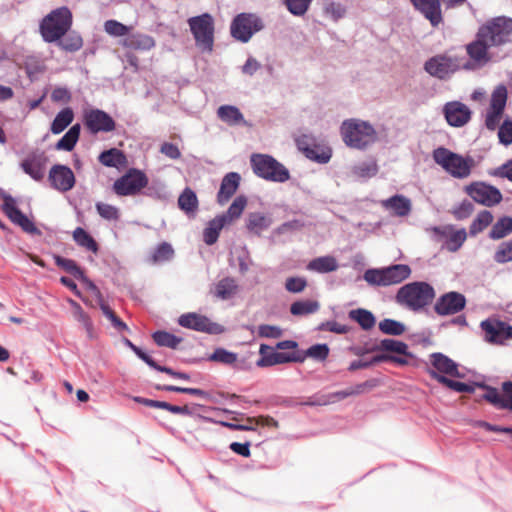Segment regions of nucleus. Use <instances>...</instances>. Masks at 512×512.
<instances>
[{
  "label": "nucleus",
  "instance_id": "19",
  "mask_svg": "<svg viewBox=\"0 0 512 512\" xmlns=\"http://www.w3.org/2000/svg\"><path fill=\"white\" fill-rule=\"evenodd\" d=\"M48 180L51 187L59 192H68L75 185L73 171L68 166L60 164L51 167Z\"/></svg>",
  "mask_w": 512,
  "mask_h": 512
},
{
  "label": "nucleus",
  "instance_id": "46",
  "mask_svg": "<svg viewBox=\"0 0 512 512\" xmlns=\"http://www.w3.org/2000/svg\"><path fill=\"white\" fill-rule=\"evenodd\" d=\"M493 221V215L488 210L481 211L470 225V235L475 236L487 228Z\"/></svg>",
  "mask_w": 512,
  "mask_h": 512
},
{
  "label": "nucleus",
  "instance_id": "59",
  "mask_svg": "<svg viewBox=\"0 0 512 512\" xmlns=\"http://www.w3.org/2000/svg\"><path fill=\"white\" fill-rule=\"evenodd\" d=\"M497 263H507L512 261V239L499 245L494 255Z\"/></svg>",
  "mask_w": 512,
  "mask_h": 512
},
{
  "label": "nucleus",
  "instance_id": "55",
  "mask_svg": "<svg viewBox=\"0 0 512 512\" xmlns=\"http://www.w3.org/2000/svg\"><path fill=\"white\" fill-rule=\"evenodd\" d=\"M97 213L101 218L107 221H118L120 219V210L118 207L107 204L104 202H97L95 204Z\"/></svg>",
  "mask_w": 512,
  "mask_h": 512
},
{
  "label": "nucleus",
  "instance_id": "56",
  "mask_svg": "<svg viewBox=\"0 0 512 512\" xmlns=\"http://www.w3.org/2000/svg\"><path fill=\"white\" fill-rule=\"evenodd\" d=\"M299 355L303 357V361L308 357L318 361H323L329 355V347L327 344L312 345L306 351H299Z\"/></svg>",
  "mask_w": 512,
  "mask_h": 512
},
{
  "label": "nucleus",
  "instance_id": "58",
  "mask_svg": "<svg viewBox=\"0 0 512 512\" xmlns=\"http://www.w3.org/2000/svg\"><path fill=\"white\" fill-rule=\"evenodd\" d=\"M104 30L107 34L113 37H122L125 35H129L130 27L116 21V20H107L104 23Z\"/></svg>",
  "mask_w": 512,
  "mask_h": 512
},
{
  "label": "nucleus",
  "instance_id": "53",
  "mask_svg": "<svg viewBox=\"0 0 512 512\" xmlns=\"http://www.w3.org/2000/svg\"><path fill=\"white\" fill-rule=\"evenodd\" d=\"M173 254L174 250L172 246L167 242H163L154 250L150 257V261L153 264L163 263L172 259Z\"/></svg>",
  "mask_w": 512,
  "mask_h": 512
},
{
  "label": "nucleus",
  "instance_id": "36",
  "mask_svg": "<svg viewBox=\"0 0 512 512\" xmlns=\"http://www.w3.org/2000/svg\"><path fill=\"white\" fill-rule=\"evenodd\" d=\"M74 113L71 108L67 107L62 109L54 118L51 123L50 130L53 134H60L63 132L73 121Z\"/></svg>",
  "mask_w": 512,
  "mask_h": 512
},
{
  "label": "nucleus",
  "instance_id": "42",
  "mask_svg": "<svg viewBox=\"0 0 512 512\" xmlns=\"http://www.w3.org/2000/svg\"><path fill=\"white\" fill-rule=\"evenodd\" d=\"M512 232V217L503 216L493 225L489 237L494 240L504 238Z\"/></svg>",
  "mask_w": 512,
  "mask_h": 512
},
{
  "label": "nucleus",
  "instance_id": "63",
  "mask_svg": "<svg viewBox=\"0 0 512 512\" xmlns=\"http://www.w3.org/2000/svg\"><path fill=\"white\" fill-rule=\"evenodd\" d=\"M474 210V205L470 200H463L452 209V214L457 220L468 218Z\"/></svg>",
  "mask_w": 512,
  "mask_h": 512
},
{
  "label": "nucleus",
  "instance_id": "2",
  "mask_svg": "<svg viewBox=\"0 0 512 512\" xmlns=\"http://www.w3.org/2000/svg\"><path fill=\"white\" fill-rule=\"evenodd\" d=\"M435 295L432 285L424 281H415L400 287L395 299L400 306L419 312L433 302Z\"/></svg>",
  "mask_w": 512,
  "mask_h": 512
},
{
  "label": "nucleus",
  "instance_id": "24",
  "mask_svg": "<svg viewBox=\"0 0 512 512\" xmlns=\"http://www.w3.org/2000/svg\"><path fill=\"white\" fill-rule=\"evenodd\" d=\"M415 9L418 10L432 26L442 22L441 5L439 0H410Z\"/></svg>",
  "mask_w": 512,
  "mask_h": 512
},
{
  "label": "nucleus",
  "instance_id": "51",
  "mask_svg": "<svg viewBox=\"0 0 512 512\" xmlns=\"http://www.w3.org/2000/svg\"><path fill=\"white\" fill-rule=\"evenodd\" d=\"M379 330L382 333L387 334V335L399 336L405 332L406 327L400 321L386 318V319H383L382 321H380Z\"/></svg>",
  "mask_w": 512,
  "mask_h": 512
},
{
  "label": "nucleus",
  "instance_id": "61",
  "mask_svg": "<svg viewBox=\"0 0 512 512\" xmlns=\"http://www.w3.org/2000/svg\"><path fill=\"white\" fill-rule=\"evenodd\" d=\"M69 303L73 308L74 318L84 326L87 332H90L92 329V322L89 316L83 311L81 306L76 301L70 299Z\"/></svg>",
  "mask_w": 512,
  "mask_h": 512
},
{
  "label": "nucleus",
  "instance_id": "13",
  "mask_svg": "<svg viewBox=\"0 0 512 512\" xmlns=\"http://www.w3.org/2000/svg\"><path fill=\"white\" fill-rule=\"evenodd\" d=\"M484 339L488 343L503 345L512 339V326L496 319H487L480 324Z\"/></svg>",
  "mask_w": 512,
  "mask_h": 512
},
{
  "label": "nucleus",
  "instance_id": "47",
  "mask_svg": "<svg viewBox=\"0 0 512 512\" xmlns=\"http://www.w3.org/2000/svg\"><path fill=\"white\" fill-rule=\"evenodd\" d=\"M73 239L79 246H82L89 251L96 253L98 250L96 241L81 227H77L74 230Z\"/></svg>",
  "mask_w": 512,
  "mask_h": 512
},
{
  "label": "nucleus",
  "instance_id": "21",
  "mask_svg": "<svg viewBox=\"0 0 512 512\" xmlns=\"http://www.w3.org/2000/svg\"><path fill=\"white\" fill-rule=\"evenodd\" d=\"M491 48L493 47L484 38H482L478 32L477 39L467 45L466 48L467 54L473 61V69L476 65L481 66L493 58L494 55ZM469 62L472 64L471 61Z\"/></svg>",
  "mask_w": 512,
  "mask_h": 512
},
{
  "label": "nucleus",
  "instance_id": "37",
  "mask_svg": "<svg viewBox=\"0 0 512 512\" xmlns=\"http://www.w3.org/2000/svg\"><path fill=\"white\" fill-rule=\"evenodd\" d=\"M81 126L80 124L73 125L64 135L63 137L56 143L55 148L57 150L62 151H71L75 147L79 135H80Z\"/></svg>",
  "mask_w": 512,
  "mask_h": 512
},
{
  "label": "nucleus",
  "instance_id": "62",
  "mask_svg": "<svg viewBox=\"0 0 512 512\" xmlns=\"http://www.w3.org/2000/svg\"><path fill=\"white\" fill-rule=\"evenodd\" d=\"M261 358L257 360L256 365L258 367H270L275 365L274 351L266 344H261L259 349Z\"/></svg>",
  "mask_w": 512,
  "mask_h": 512
},
{
  "label": "nucleus",
  "instance_id": "40",
  "mask_svg": "<svg viewBox=\"0 0 512 512\" xmlns=\"http://www.w3.org/2000/svg\"><path fill=\"white\" fill-rule=\"evenodd\" d=\"M349 318L357 322L363 330H370L374 327L376 319L374 315L362 308L349 311Z\"/></svg>",
  "mask_w": 512,
  "mask_h": 512
},
{
  "label": "nucleus",
  "instance_id": "50",
  "mask_svg": "<svg viewBox=\"0 0 512 512\" xmlns=\"http://www.w3.org/2000/svg\"><path fill=\"white\" fill-rule=\"evenodd\" d=\"M152 337L158 346L168 347L171 349H175L182 341L181 338L166 331H156L153 333Z\"/></svg>",
  "mask_w": 512,
  "mask_h": 512
},
{
  "label": "nucleus",
  "instance_id": "54",
  "mask_svg": "<svg viewBox=\"0 0 512 512\" xmlns=\"http://www.w3.org/2000/svg\"><path fill=\"white\" fill-rule=\"evenodd\" d=\"M55 263L57 266L63 268L68 273L72 274L75 278L80 280H86V277L74 260L63 258L61 256H55Z\"/></svg>",
  "mask_w": 512,
  "mask_h": 512
},
{
  "label": "nucleus",
  "instance_id": "30",
  "mask_svg": "<svg viewBox=\"0 0 512 512\" xmlns=\"http://www.w3.org/2000/svg\"><path fill=\"white\" fill-rule=\"evenodd\" d=\"M350 173L354 180H367L378 173V164L376 160L368 159L353 165Z\"/></svg>",
  "mask_w": 512,
  "mask_h": 512
},
{
  "label": "nucleus",
  "instance_id": "12",
  "mask_svg": "<svg viewBox=\"0 0 512 512\" xmlns=\"http://www.w3.org/2000/svg\"><path fill=\"white\" fill-rule=\"evenodd\" d=\"M0 195L3 198L2 209L7 217L16 225L20 226L23 231L32 235H40V230L35 224L23 214L16 205V200L7 194L5 191L0 190Z\"/></svg>",
  "mask_w": 512,
  "mask_h": 512
},
{
  "label": "nucleus",
  "instance_id": "27",
  "mask_svg": "<svg viewBox=\"0 0 512 512\" xmlns=\"http://www.w3.org/2000/svg\"><path fill=\"white\" fill-rule=\"evenodd\" d=\"M381 205L386 210H392L394 214L399 217L409 215L412 209L410 199L400 194H396L388 199L382 200Z\"/></svg>",
  "mask_w": 512,
  "mask_h": 512
},
{
  "label": "nucleus",
  "instance_id": "9",
  "mask_svg": "<svg viewBox=\"0 0 512 512\" xmlns=\"http://www.w3.org/2000/svg\"><path fill=\"white\" fill-rule=\"evenodd\" d=\"M480 36L492 47L508 43L512 35V19L500 16L492 19L479 29Z\"/></svg>",
  "mask_w": 512,
  "mask_h": 512
},
{
  "label": "nucleus",
  "instance_id": "41",
  "mask_svg": "<svg viewBox=\"0 0 512 512\" xmlns=\"http://www.w3.org/2000/svg\"><path fill=\"white\" fill-rule=\"evenodd\" d=\"M247 205V198L243 195L237 196L231 205L229 206L226 213L219 215L220 217L225 218V222L229 224L235 219H238L243 213L245 207Z\"/></svg>",
  "mask_w": 512,
  "mask_h": 512
},
{
  "label": "nucleus",
  "instance_id": "48",
  "mask_svg": "<svg viewBox=\"0 0 512 512\" xmlns=\"http://www.w3.org/2000/svg\"><path fill=\"white\" fill-rule=\"evenodd\" d=\"M319 309V303L312 300H301L294 302L290 307L291 314L302 316L315 313Z\"/></svg>",
  "mask_w": 512,
  "mask_h": 512
},
{
  "label": "nucleus",
  "instance_id": "35",
  "mask_svg": "<svg viewBox=\"0 0 512 512\" xmlns=\"http://www.w3.org/2000/svg\"><path fill=\"white\" fill-rule=\"evenodd\" d=\"M429 375L433 379H435L436 381L445 385L446 387H448L449 389H451L453 391H456L459 393H472L474 391V388L472 385L452 380V379L448 378L447 376L437 373L436 371H430Z\"/></svg>",
  "mask_w": 512,
  "mask_h": 512
},
{
  "label": "nucleus",
  "instance_id": "33",
  "mask_svg": "<svg viewBox=\"0 0 512 512\" xmlns=\"http://www.w3.org/2000/svg\"><path fill=\"white\" fill-rule=\"evenodd\" d=\"M227 225L224 217L219 215L209 221L203 232V240L207 245H213L218 240L219 234L224 226Z\"/></svg>",
  "mask_w": 512,
  "mask_h": 512
},
{
  "label": "nucleus",
  "instance_id": "4",
  "mask_svg": "<svg viewBox=\"0 0 512 512\" xmlns=\"http://www.w3.org/2000/svg\"><path fill=\"white\" fill-rule=\"evenodd\" d=\"M72 26V13L63 6L52 10L40 22L39 30L43 40L53 43L63 38Z\"/></svg>",
  "mask_w": 512,
  "mask_h": 512
},
{
  "label": "nucleus",
  "instance_id": "43",
  "mask_svg": "<svg viewBox=\"0 0 512 512\" xmlns=\"http://www.w3.org/2000/svg\"><path fill=\"white\" fill-rule=\"evenodd\" d=\"M178 205L185 213H194L198 207V199L195 192L190 188L184 189L178 198Z\"/></svg>",
  "mask_w": 512,
  "mask_h": 512
},
{
  "label": "nucleus",
  "instance_id": "44",
  "mask_svg": "<svg viewBox=\"0 0 512 512\" xmlns=\"http://www.w3.org/2000/svg\"><path fill=\"white\" fill-rule=\"evenodd\" d=\"M313 0H282L287 11L296 17L304 16L310 9Z\"/></svg>",
  "mask_w": 512,
  "mask_h": 512
},
{
  "label": "nucleus",
  "instance_id": "22",
  "mask_svg": "<svg viewBox=\"0 0 512 512\" xmlns=\"http://www.w3.org/2000/svg\"><path fill=\"white\" fill-rule=\"evenodd\" d=\"M443 112L448 124L453 127L464 126L471 117L470 109L458 101L446 103Z\"/></svg>",
  "mask_w": 512,
  "mask_h": 512
},
{
  "label": "nucleus",
  "instance_id": "7",
  "mask_svg": "<svg viewBox=\"0 0 512 512\" xmlns=\"http://www.w3.org/2000/svg\"><path fill=\"white\" fill-rule=\"evenodd\" d=\"M250 163L253 172L267 181L284 183L290 178L289 170L270 155L253 154Z\"/></svg>",
  "mask_w": 512,
  "mask_h": 512
},
{
  "label": "nucleus",
  "instance_id": "45",
  "mask_svg": "<svg viewBox=\"0 0 512 512\" xmlns=\"http://www.w3.org/2000/svg\"><path fill=\"white\" fill-rule=\"evenodd\" d=\"M58 45L65 51L76 52L83 46L81 35L75 31L70 32L63 39L57 41Z\"/></svg>",
  "mask_w": 512,
  "mask_h": 512
},
{
  "label": "nucleus",
  "instance_id": "57",
  "mask_svg": "<svg viewBox=\"0 0 512 512\" xmlns=\"http://www.w3.org/2000/svg\"><path fill=\"white\" fill-rule=\"evenodd\" d=\"M507 102V89L504 85L497 86L490 100V109L504 111Z\"/></svg>",
  "mask_w": 512,
  "mask_h": 512
},
{
  "label": "nucleus",
  "instance_id": "1",
  "mask_svg": "<svg viewBox=\"0 0 512 512\" xmlns=\"http://www.w3.org/2000/svg\"><path fill=\"white\" fill-rule=\"evenodd\" d=\"M340 134L345 145L356 150H366L378 140V133L372 124L355 118L342 122Z\"/></svg>",
  "mask_w": 512,
  "mask_h": 512
},
{
  "label": "nucleus",
  "instance_id": "16",
  "mask_svg": "<svg viewBox=\"0 0 512 512\" xmlns=\"http://www.w3.org/2000/svg\"><path fill=\"white\" fill-rule=\"evenodd\" d=\"M466 306V298L463 294L450 291L441 295L434 304V311L439 316L454 315L461 312Z\"/></svg>",
  "mask_w": 512,
  "mask_h": 512
},
{
  "label": "nucleus",
  "instance_id": "32",
  "mask_svg": "<svg viewBox=\"0 0 512 512\" xmlns=\"http://www.w3.org/2000/svg\"><path fill=\"white\" fill-rule=\"evenodd\" d=\"M21 168L36 181L42 180L45 175L44 159L41 156L26 158L21 162Z\"/></svg>",
  "mask_w": 512,
  "mask_h": 512
},
{
  "label": "nucleus",
  "instance_id": "14",
  "mask_svg": "<svg viewBox=\"0 0 512 512\" xmlns=\"http://www.w3.org/2000/svg\"><path fill=\"white\" fill-rule=\"evenodd\" d=\"M178 323L184 328L209 334H221L225 330L222 325L210 321L206 316L193 312L181 315L178 319Z\"/></svg>",
  "mask_w": 512,
  "mask_h": 512
},
{
  "label": "nucleus",
  "instance_id": "39",
  "mask_svg": "<svg viewBox=\"0 0 512 512\" xmlns=\"http://www.w3.org/2000/svg\"><path fill=\"white\" fill-rule=\"evenodd\" d=\"M237 288V283L233 278H223L215 286V296L222 300H228L236 294Z\"/></svg>",
  "mask_w": 512,
  "mask_h": 512
},
{
  "label": "nucleus",
  "instance_id": "64",
  "mask_svg": "<svg viewBox=\"0 0 512 512\" xmlns=\"http://www.w3.org/2000/svg\"><path fill=\"white\" fill-rule=\"evenodd\" d=\"M498 138L500 143L509 145L512 143V121L505 120L499 127Z\"/></svg>",
  "mask_w": 512,
  "mask_h": 512
},
{
  "label": "nucleus",
  "instance_id": "3",
  "mask_svg": "<svg viewBox=\"0 0 512 512\" xmlns=\"http://www.w3.org/2000/svg\"><path fill=\"white\" fill-rule=\"evenodd\" d=\"M434 162L456 179L468 178L475 161L470 156H462L445 147H438L432 154Z\"/></svg>",
  "mask_w": 512,
  "mask_h": 512
},
{
  "label": "nucleus",
  "instance_id": "28",
  "mask_svg": "<svg viewBox=\"0 0 512 512\" xmlns=\"http://www.w3.org/2000/svg\"><path fill=\"white\" fill-rule=\"evenodd\" d=\"M272 217L262 212H251L246 218L247 230L257 236L272 225Z\"/></svg>",
  "mask_w": 512,
  "mask_h": 512
},
{
  "label": "nucleus",
  "instance_id": "5",
  "mask_svg": "<svg viewBox=\"0 0 512 512\" xmlns=\"http://www.w3.org/2000/svg\"><path fill=\"white\" fill-rule=\"evenodd\" d=\"M424 69L432 77L445 80L460 69L472 70L473 64L464 56L444 53L429 58Z\"/></svg>",
  "mask_w": 512,
  "mask_h": 512
},
{
  "label": "nucleus",
  "instance_id": "52",
  "mask_svg": "<svg viewBox=\"0 0 512 512\" xmlns=\"http://www.w3.org/2000/svg\"><path fill=\"white\" fill-rule=\"evenodd\" d=\"M377 349L396 354H408V345L406 343L391 338L381 340Z\"/></svg>",
  "mask_w": 512,
  "mask_h": 512
},
{
  "label": "nucleus",
  "instance_id": "31",
  "mask_svg": "<svg viewBox=\"0 0 512 512\" xmlns=\"http://www.w3.org/2000/svg\"><path fill=\"white\" fill-rule=\"evenodd\" d=\"M122 45L129 49L148 51L155 46V41L149 35L134 33L129 34L125 39H123Z\"/></svg>",
  "mask_w": 512,
  "mask_h": 512
},
{
  "label": "nucleus",
  "instance_id": "6",
  "mask_svg": "<svg viewBox=\"0 0 512 512\" xmlns=\"http://www.w3.org/2000/svg\"><path fill=\"white\" fill-rule=\"evenodd\" d=\"M411 268L406 264H394L383 268H370L363 274V279L371 286L387 287L408 279Z\"/></svg>",
  "mask_w": 512,
  "mask_h": 512
},
{
  "label": "nucleus",
  "instance_id": "10",
  "mask_svg": "<svg viewBox=\"0 0 512 512\" xmlns=\"http://www.w3.org/2000/svg\"><path fill=\"white\" fill-rule=\"evenodd\" d=\"M264 28L263 20L253 13H240L232 21L230 32L236 40L247 43L252 36Z\"/></svg>",
  "mask_w": 512,
  "mask_h": 512
},
{
  "label": "nucleus",
  "instance_id": "20",
  "mask_svg": "<svg viewBox=\"0 0 512 512\" xmlns=\"http://www.w3.org/2000/svg\"><path fill=\"white\" fill-rule=\"evenodd\" d=\"M434 231L443 241V247L450 252L458 251L467 239V232L464 228L456 229L452 225L435 227Z\"/></svg>",
  "mask_w": 512,
  "mask_h": 512
},
{
  "label": "nucleus",
  "instance_id": "34",
  "mask_svg": "<svg viewBox=\"0 0 512 512\" xmlns=\"http://www.w3.org/2000/svg\"><path fill=\"white\" fill-rule=\"evenodd\" d=\"M307 269L318 273H329L338 269V263L333 256H321L311 260Z\"/></svg>",
  "mask_w": 512,
  "mask_h": 512
},
{
  "label": "nucleus",
  "instance_id": "49",
  "mask_svg": "<svg viewBox=\"0 0 512 512\" xmlns=\"http://www.w3.org/2000/svg\"><path fill=\"white\" fill-rule=\"evenodd\" d=\"M303 151L307 158L313 160L320 164H326L330 161L332 157V151L330 148H320V147H306L303 148Z\"/></svg>",
  "mask_w": 512,
  "mask_h": 512
},
{
  "label": "nucleus",
  "instance_id": "8",
  "mask_svg": "<svg viewBox=\"0 0 512 512\" xmlns=\"http://www.w3.org/2000/svg\"><path fill=\"white\" fill-rule=\"evenodd\" d=\"M188 25L194 36L196 46L202 51L211 52L214 44V20L204 13L188 19Z\"/></svg>",
  "mask_w": 512,
  "mask_h": 512
},
{
  "label": "nucleus",
  "instance_id": "23",
  "mask_svg": "<svg viewBox=\"0 0 512 512\" xmlns=\"http://www.w3.org/2000/svg\"><path fill=\"white\" fill-rule=\"evenodd\" d=\"M430 362L433 369H429L428 373L430 371H436L444 376L448 375L456 378L462 377V374L458 370L457 363L442 353H432L430 355Z\"/></svg>",
  "mask_w": 512,
  "mask_h": 512
},
{
  "label": "nucleus",
  "instance_id": "17",
  "mask_svg": "<svg viewBox=\"0 0 512 512\" xmlns=\"http://www.w3.org/2000/svg\"><path fill=\"white\" fill-rule=\"evenodd\" d=\"M485 390L483 399L491 403L498 409H507L512 411V381L502 383V393L491 386H482Z\"/></svg>",
  "mask_w": 512,
  "mask_h": 512
},
{
  "label": "nucleus",
  "instance_id": "26",
  "mask_svg": "<svg viewBox=\"0 0 512 512\" xmlns=\"http://www.w3.org/2000/svg\"><path fill=\"white\" fill-rule=\"evenodd\" d=\"M208 360L211 362L232 366L237 370H247L249 368L245 360H239L236 353L228 351L224 348H216L214 352L209 355Z\"/></svg>",
  "mask_w": 512,
  "mask_h": 512
},
{
  "label": "nucleus",
  "instance_id": "18",
  "mask_svg": "<svg viewBox=\"0 0 512 512\" xmlns=\"http://www.w3.org/2000/svg\"><path fill=\"white\" fill-rule=\"evenodd\" d=\"M85 125L93 133L111 132L115 129V121L106 112L100 109H91L84 114Z\"/></svg>",
  "mask_w": 512,
  "mask_h": 512
},
{
  "label": "nucleus",
  "instance_id": "29",
  "mask_svg": "<svg viewBox=\"0 0 512 512\" xmlns=\"http://www.w3.org/2000/svg\"><path fill=\"white\" fill-rule=\"evenodd\" d=\"M218 118L230 125H246V121L240 109L234 105H222L217 109Z\"/></svg>",
  "mask_w": 512,
  "mask_h": 512
},
{
  "label": "nucleus",
  "instance_id": "38",
  "mask_svg": "<svg viewBox=\"0 0 512 512\" xmlns=\"http://www.w3.org/2000/svg\"><path fill=\"white\" fill-rule=\"evenodd\" d=\"M98 160L102 165L106 167L118 168L125 163L126 158L122 151L117 148H111L109 150L103 151L99 155Z\"/></svg>",
  "mask_w": 512,
  "mask_h": 512
},
{
  "label": "nucleus",
  "instance_id": "25",
  "mask_svg": "<svg viewBox=\"0 0 512 512\" xmlns=\"http://www.w3.org/2000/svg\"><path fill=\"white\" fill-rule=\"evenodd\" d=\"M241 176L237 172L227 173L220 184V189L217 193V202L220 205L226 204L230 198L235 194L239 188Z\"/></svg>",
  "mask_w": 512,
  "mask_h": 512
},
{
  "label": "nucleus",
  "instance_id": "11",
  "mask_svg": "<svg viewBox=\"0 0 512 512\" xmlns=\"http://www.w3.org/2000/svg\"><path fill=\"white\" fill-rule=\"evenodd\" d=\"M148 185V178L138 169H130L113 184V191L119 196H134Z\"/></svg>",
  "mask_w": 512,
  "mask_h": 512
},
{
  "label": "nucleus",
  "instance_id": "15",
  "mask_svg": "<svg viewBox=\"0 0 512 512\" xmlns=\"http://www.w3.org/2000/svg\"><path fill=\"white\" fill-rule=\"evenodd\" d=\"M466 192L475 202L485 206H493L502 200L501 192L496 187L484 182H475L468 185Z\"/></svg>",
  "mask_w": 512,
  "mask_h": 512
},
{
  "label": "nucleus",
  "instance_id": "60",
  "mask_svg": "<svg viewBox=\"0 0 512 512\" xmlns=\"http://www.w3.org/2000/svg\"><path fill=\"white\" fill-rule=\"evenodd\" d=\"M323 10L324 14L334 21L343 18L346 13V9L341 3L333 1L326 3Z\"/></svg>",
  "mask_w": 512,
  "mask_h": 512
}]
</instances>
